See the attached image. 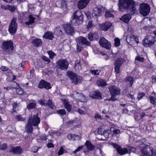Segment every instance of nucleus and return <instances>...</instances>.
I'll return each instance as SVG.
<instances>
[{
	"mask_svg": "<svg viewBox=\"0 0 156 156\" xmlns=\"http://www.w3.org/2000/svg\"><path fill=\"white\" fill-rule=\"evenodd\" d=\"M82 45L81 44H79V43L77 42L76 47H77V51L78 52H80L82 49L83 47L82 46Z\"/></svg>",
	"mask_w": 156,
	"mask_h": 156,
	"instance_id": "obj_43",
	"label": "nucleus"
},
{
	"mask_svg": "<svg viewBox=\"0 0 156 156\" xmlns=\"http://www.w3.org/2000/svg\"><path fill=\"white\" fill-rule=\"evenodd\" d=\"M16 90L17 93L20 95H22L23 93V89L21 87L16 88Z\"/></svg>",
	"mask_w": 156,
	"mask_h": 156,
	"instance_id": "obj_46",
	"label": "nucleus"
},
{
	"mask_svg": "<svg viewBox=\"0 0 156 156\" xmlns=\"http://www.w3.org/2000/svg\"><path fill=\"white\" fill-rule=\"evenodd\" d=\"M112 146L114 148L116 149L118 153L120 155H123L128 153V149L126 148H122L116 144H113Z\"/></svg>",
	"mask_w": 156,
	"mask_h": 156,
	"instance_id": "obj_13",
	"label": "nucleus"
},
{
	"mask_svg": "<svg viewBox=\"0 0 156 156\" xmlns=\"http://www.w3.org/2000/svg\"><path fill=\"white\" fill-rule=\"evenodd\" d=\"M71 23L76 25L81 24L83 21V15L81 11L78 10L73 13Z\"/></svg>",
	"mask_w": 156,
	"mask_h": 156,
	"instance_id": "obj_3",
	"label": "nucleus"
},
{
	"mask_svg": "<svg viewBox=\"0 0 156 156\" xmlns=\"http://www.w3.org/2000/svg\"><path fill=\"white\" fill-rule=\"evenodd\" d=\"M85 144L87 149L90 150H93L94 149V147L91 144L90 141H87Z\"/></svg>",
	"mask_w": 156,
	"mask_h": 156,
	"instance_id": "obj_33",
	"label": "nucleus"
},
{
	"mask_svg": "<svg viewBox=\"0 0 156 156\" xmlns=\"http://www.w3.org/2000/svg\"><path fill=\"white\" fill-rule=\"evenodd\" d=\"M32 43L34 46L37 47H40L41 45L42 44V41L40 39L36 38L32 40Z\"/></svg>",
	"mask_w": 156,
	"mask_h": 156,
	"instance_id": "obj_24",
	"label": "nucleus"
},
{
	"mask_svg": "<svg viewBox=\"0 0 156 156\" xmlns=\"http://www.w3.org/2000/svg\"><path fill=\"white\" fill-rule=\"evenodd\" d=\"M66 32L69 35H72L74 33V28L69 24H65L64 26Z\"/></svg>",
	"mask_w": 156,
	"mask_h": 156,
	"instance_id": "obj_18",
	"label": "nucleus"
},
{
	"mask_svg": "<svg viewBox=\"0 0 156 156\" xmlns=\"http://www.w3.org/2000/svg\"><path fill=\"white\" fill-rule=\"evenodd\" d=\"M126 41L128 44L132 45L135 43L137 44L139 42L137 37L133 35H129L126 37Z\"/></svg>",
	"mask_w": 156,
	"mask_h": 156,
	"instance_id": "obj_12",
	"label": "nucleus"
},
{
	"mask_svg": "<svg viewBox=\"0 0 156 156\" xmlns=\"http://www.w3.org/2000/svg\"><path fill=\"white\" fill-rule=\"evenodd\" d=\"M67 74L71 80L72 83L75 85H77L80 83L82 78L78 76L77 74L71 71H68Z\"/></svg>",
	"mask_w": 156,
	"mask_h": 156,
	"instance_id": "obj_4",
	"label": "nucleus"
},
{
	"mask_svg": "<svg viewBox=\"0 0 156 156\" xmlns=\"http://www.w3.org/2000/svg\"><path fill=\"white\" fill-rule=\"evenodd\" d=\"M109 133L107 131H104L103 133V135L105 138H108L109 136Z\"/></svg>",
	"mask_w": 156,
	"mask_h": 156,
	"instance_id": "obj_54",
	"label": "nucleus"
},
{
	"mask_svg": "<svg viewBox=\"0 0 156 156\" xmlns=\"http://www.w3.org/2000/svg\"><path fill=\"white\" fill-rule=\"evenodd\" d=\"M76 42L82 45H89L90 44V42L88 41L87 39L82 37H78L76 39Z\"/></svg>",
	"mask_w": 156,
	"mask_h": 156,
	"instance_id": "obj_20",
	"label": "nucleus"
},
{
	"mask_svg": "<svg viewBox=\"0 0 156 156\" xmlns=\"http://www.w3.org/2000/svg\"><path fill=\"white\" fill-rule=\"evenodd\" d=\"M89 96L92 99L96 98L101 99L102 98L101 93L97 91L90 92L89 94Z\"/></svg>",
	"mask_w": 156,
	"mask_h": 156,
	"instance_id": "obj_19",
	"label": "nucleus"
},
{
	"mask_svg": "<svg viewBox=\"0 0 156 156\" xmlns=\"http://www.w3.org/2000/svg\"><path fill=\"white\" fill-rule=\"evenodd\" d=\"M60 7L62 8L64 11H66L67 6L66 3L64 1H62L61 2Z\"/></svg>",
	"mask_w": 156,
	"mask_h": 156,
	"instance_id": "obj_37",
	"label": "nucleus"
},
{
	"mask_svg": "<svg viewBox=\"0 0 156 156\" xmlns=\"http://www.w3.org/2000/svg\"><path fill=\"white\" fill-rule=\"evenodd\" d=\"M33 125L30 122V121L27 122V124L25 126V131L28 134L31 133H32L33 130Z\"/></svg>",
	"mask_w": 156,
	"mask_h": 156,
	"instance_id": "obj_23",
	"label": "nucleus"
},
{
	"mask_svg": "<svg viewBox=\"0 0 156 156\" xmlns=\"http://www.w3.org/2000/svg\"><path fill=\"white\" fill-rule=\"evenodd\" d=\"M78 136H76L75 134H69L67 137L68 139L70 140H76V138L78 137Z\"/></svg>",
	"mask_w": 156,
	"mask_h": 156,
	"instance_id": "obj_34",
	"label": "nucleus"
},
{
	"mask_svg": "<svg viewBox=\"0 0 156 156\" xmlns=\"http://www.w3.org/2000/svg\"><path fill=\"white\" fill-rule=\"evenodd\" d=\"M29 21L26 22L25 23L27 25L32 24L35 23L36 19L35 17L32 15L30 14L28 16Z\"/></svg>",
	"mask_w": 156,
	"mask_h": 156,
	"instance_id": "obj_25",
	"label": "nucleus"
},
{
	"mask_svg": "<svg viewBox=\"0 0 156 156\" xmlns=\"http://www.w3.org/2000/svg\"><path fill=\"white\" fill-rule=\"evenodd\" d=\"M42 58L43 60L47 62V63H49L50 62V59L48 57L45 56H43Z\"/></svg>",
	"mask_w": 156,
	"mask_h": 156,
	"instance_id": "obj_49",
	"label": "nucleus"
},
{
	"mask_svg": "<svg viewBox=\"0 0 156 156\" xmlns=\"http://www.w3.org/2000/svg\"><path fill=\"white\" fill-rule=\"evenodd\" d=\"M105 16L106 18H113L114 16L113 14L110 12L108 11L105 12Z\"/></svg>",
	"mask_w": 156,
	"mask_h": 156,
	"instance_id": "obj_41",
	"label": "nucleus"
},
{
	"mask_svg": "<svg viewBox=\"0 0 156 156\" xmlns=\"http://www.w3.org/2000/svg\"><path fill=\"white\" fill-rule=\"evenodd\" d=\"M56 64L58 68L63 70H66L69 66L66 59H60L56 63Z\"/></svg>",
	"mask_w": 156,
	"mask_h": 156,
	"instance_id": "obj_8",
	"label": "nucleus"
},
{
	"mask_svg": "<svg viewBox=\"0 0 156 156\" xmlns=\"http://www.w3.org/2000/svg\"><path fill=\"white\" fill-rule=\"evenodd\" d=\"M109 89L111 95L115 97L120 94V89L115 86H111Z\"/></svg>",
	"mask_w": 156,
	"mask_h": 156,
	"instance_id": "obj_16",
	"label": "nucleus"
},
{
	"mask_svg": "<svg viewBox=\"0 0 156 156\" xmlns=\"http://www.w3.org/2000/svg\"><path fill=\"white\" fill-rule=\"evenodd\" d=\"M145 95V94L144 93H139L138 94L137 96V98L138 99V100H140L141 99L143 96Z\"/></svg>",
	"mask_w": 156,
	"mask_h": 156,
	"instance_id": "obj_57",
	"label": "nucleus"
},
{
	"mask_svg": "<svg viewBox=\"0 0 156 156\" xmlns=\"http://www.w3.org/2000/svg\"><path fill=\"white\" fill-rule=\"evenodd\" d=\"M134 80L133 78L130 76H128L126 79V82L129 84V87H131L133 84Z\"/></svg>",
	"mask_w": 156,
	"mask_h": 156,
	"instance_id": "obj_32",
	"label": "nucleus"
},
{
	"mask_svg": "<svg viewBox=\"0 0 156 156\" xmlns=\"http://www.w3.org/2000/svg\"><path fill=\"white\" fill-rule=\"evenodd\" d=\"M131 18V16L129 14H126L123 15L120 19L124 22L128 23Z\"/></svg>",
	"mask_w": 156,
	"mask_h": 156,
	"instance_id": "obj_27",
	"label": "nucleus"
},
{
	"mask_svg": "<svg viewBox=\"0 0 156 156\" xmlns=\"http://www.w3.org/2000/svg\"><path fill=\"white\" fill-rule=\"evenodd\" d=\"M115 46H118L120 44V40L118 38H115Z\"/></svg>",
	"mask_w": 156,
	"mask_h": 156,
	"instance_id": "obj_47",
	"label": "nucleus"
},
{
	"mask_svg": "<svg viewBox=\"0 0 156 156\" xmlns=\"http://www.w3.org/2000/svg\"><path fill=\"white\" fill-rule=\"evenodd\" d=\"M112 25V23L110 22H106L100 25L99 26L101 30L106 31Z\"/></svg>",
	"mask_w": 156,
	"mask_h": 156,
	"instance_id": "obj_21",
	"label": "nucleus"
},
{
	"mask_svg": "<svg viewBox=\"0 0 156 156\" xmlns=\"http://www.w3.org/2000/svg\"><path fill=\"white\" fill-rule=\"evenodd\" d=\"M11 151L13 152L15 154H20L22 153V150L20 147H18L12 148L11 150Z\"/></svg>",
	"mask_w": 156,
	"mask_h": 156,
	"instance_id": "obj_30",
	"label": "nucleus"
},
{
	"mask_svg": "<svg viewBox=\"0 0 156 156\" xmlns=\"http://www.w3.org/2000/svg\"><path fill=\"white\" fill-rule=\"evenodd\" d=\"M74 122L73 120H71L68 121L66 122V125L68 126H71L73 125Z\"/></svg>",
	"mask_w": 156,
	"mask_h": 156,
	"instance_id": "obj_60",
	"label": "nucleus"
},
{
	"mask_svg": "<svg viewBox=\"0 0 156 156\" xmlns=\"http://www.w3.org/2000/svg\"><path fill=\"white\" fill-rule=\"evenodd\" d=\"M156 41V38L152 36L149 35L144 38L143 41L144 46L146 47L153 45Z\"/></svg>",
	"mask_w": 156,
	"mask_h": 156,
	"instance_id": "obj_5",
	"label": "nucleus"
},
{
	"mask_svg": "<svg viewBox=\"0 0 156 156\" xmlns=\"http://www.w3.org/2000/svg\"><path fill=\"white\" fill-rule=\"evenodd\" d=\"M7 144L6 143H4L0 146V149L2 150H5L7 147Z\"/></svg>",
	"mask_w": 156,
	"mask_h": 156,
	"instance_id": "obj_53",
	"label": "nucleus"
},
{
	"mask_svg": "<svg viewBox=\"0 0 156 156\" xmlns=\"http://www.w3.org/2000/svg\"><path fill=\"white\" fill-rule=\"evenodd\" d=\"M137 148L141 150L142 154L144 156H156V150L154 151L153 148L149 146H146L142 142L137 146Z\"/></svg>",
	"mask_w": 156,
	"mask_h": 156,
	"instance_id": "obj_2",
	"label": "nucleus"
},
{
	"mask_svg": "<svg viewBox=\"0 0 156 156\" xmlns=\"http://www.w3.org/2000/svg\"><path fill=\"white\" fill-rule=\"evenodd\" d=\"M90 0H80L78 3V7L80 9L85 8L88 4Z\"/></svg>",
	"mask_w": 156,
	"mask_h": 156,
	"instance_id": "obj_22",
	"label": "nucleus"
},
{
	"mask_svg": "<svg viewBox=\"0 0 156 156\" xmlns=\"http://www.w3.org/2000/svg\"><path fill=\"white\" fill-rule=\"evenodd\" d=\"M136 60H137L141 62H143L144 61V58L142 57L137 56L135 59Z\"/></svg>",
	"mask_w": 156,
	"mask_h": 156,
	"instance_id": "obj_50",
	"label": "nucleus"
},
{
	"mask_svg": "<svg viewBox=\"0 0 156 156\" xmlns=\"http://www.w3.org/2000/svg\"><path fill=\"white\" fill-rule=\"evenodd\" d=\"M118 5L119 9L121 11H123L125 9L133 15L136 11L135 2L133 0H119Z\"/></svg>",
	"mask_w": 156,
	"mask_h": 156,
	"instance_id": "obj_1",
	"label": "nucleus"
},
{
	"mask_svg": "<svg viewBox=\"0 0 156 156\" xmlns=\"http://www.w3.org/2000/svg\"><path fill=\"white\" fill-rule=\"evenodd\" d=\"M16 18H13L9 26L8 30L11 34H14L16 31L17 27V24L16 23Z\"/></svg>",
	"mask_w": 156,
	"mask_h": 156,
	"instance_id": "obj_9",
	"label": "nucleus"
},
{
	"mask_svg": "<svg viewBox=\"0 0 156 156\" xmlns=\"http://www.w3.org/2000/svg\"><path fill=\"white\" fill-rule=\"evenodd\" d=\"M45 106H48L49 108H53L54 106L52 101L50 99H49L46 103Z\"/></svg>",
	"mask_w": 156,
	"mask_h": 156,
	"instance_id": "obj_40",
	"label": "nucleus"
},
{
	"mask_svg": "<svg viewBox=\"0 0 156 156\" xmlns=\"http://www.w3.org/2000/svg\"><path fill=\"white\" fill-rule=\"evenodd\" d=\"M39 102L40 104L41 105L45 106L46 103H45V101L44 100L41 99L39 101Z\"/></svg>",
	"mask_w": 156,
	"mask_h": 156,
	"instance_id": "obj_64",
	"label": "nucleus"
},
{
	"mask_svg": "<svg viewBox=\"0 0 156 156\" xmlns=\"http://www.w3.org/2000/svg\"><path fill=\"white\" fill-rule=\"evenodd\" d=\"M62 101L65 108L67 109V111L70 112L71 110V106L69 104V101L65 99H62Z\"/></svg>",
	"mask_w": 156,
	"mask_h": 156,
	"instance_id": "obj_26",
	"label": "nucleus"
},
{
	"mask_svg": "<svg viewBox=\"0 0 156 156\" xmlns=\"http://www.w3.org/2000/svg\"><path fill=\"white\" fill-rule=\"evenodd\" d=\"M97 84L99 87H103L107 85L105 81L102 79L99 80L97 83Z\"/></svg>",
	"mask_w": 156,
	"mask_h": 156,
	"instance_id": "obj_36",
	"label": "nucleus"
},
{
	"mask_svg": "<svg viewBox=\"0 0 156 156\" xmlns=\"http://www.w3.org/2000/svg\"><path fill=\"white\" fill-rule=\"evenodd\" d=\"M28 121H30V122L34 126H38L40 122V118L38 116L37 113L34 115L33 117L32 116H30Z\"/></svg>",
	"mask_w": 156,
	"mask_h": 156,
	"instance_id": "obj_10",
	"label": "nucleus"
},
{
	"mask_svg": "<svg viewBox=\"0 0 156 156\" xmlns=\"http://www.w3.org/2000/svg\"><path fill=\"white\" fill-rule=\"evenodd\" d=\"M92 21H89L87 24V29L91 28L92 27Z\"/></svg>",
	"mask_w": 156,
	"mask_h": 156,
	"instance_id": "obj_58",
	"label": "nucleus"
},
{
	"mask_svg": "<svg viewBox=\"0 0 156 156\" xmlns=\"http://www.w3.org/2000/svg\"><path fill=\"white\" fill-rule=\"evenodd\" d=\"M150 7L147 4L143 3L140 5V12L143 16L148 15L150 12Z\"/></svg>",
	"mask_w": 156,
	"mask_h": 156,
	"instance_id": "obj_7",
	"label": "nucleus"
},
{
	"mask_svg": "<svg viewBox=\"0 0 156 156\" xmlns=\"http://www.w3.org/2000/svg\"><path fill=\"white\" fill-rule=\"evenodd\" d=\"M2 47L3 49L9 52L12 51L14 48L13 43L11 41L3 43Z\"/></svg>",
	"mask_w": 156,
	"mask_h": 156,
	"instance_id": "obj_14",
	"label": "nucleus"
},
{
	"mask_svg": "<svg viewBox=\"0 0 156 156\" xmlns=\"http://www.w3.org/2000/svg\"><path fill=\"white\" fill-rule=\"evenodd\" d=\"M38 87L40 88H44L48 90L51 88L50 83L43 80H41L39 83Z\"/></svg>",
	"mask_w": 156,
	"mask_h": 156,
	"instance_id": "obj_17",
	"label": "nucleus"
},
{
	"mask_svg": "<svg viewBox=\"0 0 156 156\" xmlns=\"http://www.w3.org/2000/svg\"><path fill=\"white\" fill-rule=\"evenodd\" d=\"M75 69L77 71H79L82 69V67L79 62H75Z\"/></svg>",
	"mask_w": 156,
	"mask_h": 156,
	"instance_id": "obj_35",
	"label": "nucleus"
},
{
	"mask_svg": "<svg viewBox=\"0 0 156 156\" xmlns=\"http://www.w3.org/2000/svg\"><path fill=\"white\" fill-rule=\"evenodd\" d=\"M57 113L61 115H63L66 114V111L64 109H60L57 111Z\"/></svg>",
	"mask_w": 156,
	"mask_h": 156,
	"instance_id": "obj_42",
	"label": "nucleus"
},
{
	"mask_svg": "<svg viewBox=\"0 0 156 156\" xmlns=\"http://www.w3.org/2000/svg\"><path fill=\"white\" fill-rule=\"evenodd\" d=\"M36 106L35 103L31 102L27 106V108L28 109H31L35 108Z\"/></svg>",
	"mask_w": 156,
	"mask_h": 156,
	"instance_id": "obj_38",
	"label": "nucleus"
},
{
	"mask_svg": "<svg viewBox=\"0 0 156 156\" xmlns=\"http://www.w3.org/2000/svg\"><path fill=\"white\" fill-rule=\"evenodd\" d=\"M73 95L75 99L77 101L82 102H85L86 101L85 97L81 93L75 91Z\"/></svg>",
	"mask_w": 156,
	"mask_h": 156,
	"instance_id": "obj_15",
	"label": "nucleus"
},
{
	"mask_svg": "<svg viewBox=\"0 0 156 156\" xmlns=\"http://www.w3.org/2000/svg\"><path fill=\"white\" fill-rule=\"evenodd\" d=\"M99 43L101 46L109 50L111 48V44L110 42L104 37H101L100 39Z\"/></svg>",
	"mask_w": 156,
	"mask_h": 156,
	"instance_id": "obj_11",
	"label": "nucleus"
},
{
	"mask_svg": "<svg viewBox=\"0 0 156 156\" xmlns=\"http://www.w3.org/2000/svg\"><path fill=\"white\" fill-rule=\"evenodd\" d=\"M124 61V59L121 58H118L116 60L115 65L121 66Z\"/></svg>",
	"mask_w": 156,
	"mask_h": 156,
	"instance_id": "obj_31",
	"label": "nucleus"
},
{
	"mask_svg": "<svg viewBox=\"0 0 156 156\" xmlns=\"http://www.w3.org/2000/svg\"><path fill=\"white\" fill-rule=\"evenodd\" d=\"M48 53L49 56V57L51 59H52L54 56L55 55V54L53 51H48Z\"/></svg>",
	"mask_w": 156,
	"mask_h": 156,
	"instance_id": "obj_45",
	"label": "nucleus"
},
{
	"mask_svg": "<svg viewBox=\"0 0 156 156\" xmlns=\"http://www.w3.org/2000/svg\"><path fill=\"white\" fill-rule=\"evenodd\" d=\"M151 96H149V99L150 102L153 104H155L156 103V93L153 92Z\"/></svg>",
	"mask_w": 156,
	"mask_h": 156,
	"instance_id": "obj_29",
	"label": "nucleus"
},
{
	"mask_svg": "<svg viewBox=\"0 0 156 156\" xmlns=\"http://www.w3.org/2000/svg\"><path fill=\"white\" fill-rule=\"evenodd\" d=\"M43 37L46 39L52 40L53 38V34L50 31H47L45 33Z\"/></svg>",
	"mask_w": 156,
	"mask_h": 156,
	"instance_id": "obj_28",
	"label": "nucleus"
},
{
	"mask_svg": "<svg viewBox=\"0 0 156 156\" xmlns=\"http://www.w3.org/2000/svg\"><path fill=\"white\" fill-rule=\"evenodd\" d=\"M127 97V98L129 99H130L131 100H134L135 98L133 95H132L130 93H128L126 95Z\"/></svg>",
	"mask_w": 156,
	"mask_h": 156,
	"instance_id": "obj_55",
	"label": "nucleus"
},
{
	"mask_svg": "<svg viewBox=\"0 0 156 156\" xmlns=\"http://www.w3.org/2000/svg\"><path fill=\"white\" fill-rule=\"evenodd\" d=\"M118 98H116V97H115L114 96H113V95H111V98H109L108 99H107V100H108L109 101H114L116 100H117L118 99Z\"/></svg>",
	"mask_w": 156,
	"mask_h": 156,
	"instance_id": "obj_59",
	"label": "nucleus"
},
{
	"mask_svg": "<svg viewBox=\"0 0 156 156\" xmlns=\"http://www.w3.org/2000/svg\"><path fill=\"white\" fill-rule=\"evenodd\" d=\"M83 147V146H79L76 149L73 151L74 154L76 153L77 152L80 151L81 149Z\"/></svg>",
	"mask_w": 156,
	"mask_h": 156,
	"instance_id": "obj_61",
	"label": "nucleus"
},
{
	"mask_svg": "<svg viewBox=\"0 0 156 156\" xmlns=\"http://www.w3.org/2000/svg\"><path fill=\"white\" fill-rule=\"evenodd\" d=\"M104 9V8L101 6H98L94 8L92 14V17L94 18H98L101 16Z\"/></svg>",
	"mask_w": 156,
	"mask_h": 156,
	"instance_id": "obj_6",
	"label": "nucleus"
},
{
	"mask_svg": "<svg viewBox=\"0 0 156 156\" xmlns=\"http://www.w3.org/2000/svg\"><path fill=\"white\" fill-rule=\"evenodd\" d=\"M100 71L97 70H90V73L94 76H98L99 74Z\"/></svg>",
	"mask_w": 156,
	"mask_h": 156,
	"instance_id": "obj_39",
	"label": "nucleus"
},
{
	"mask_svg": "<svg viewBox=\"0 0 156 156\" xmlns=\"http://www.w3.org/2000/svg\"><path fill=\"white\" fill-rule=\"evenodd\" d=\"M16 119L19 121H24L25 120V118H23L21 116L17 115L16 117Z\"/></svg>",
	"mask_w": 156,
	"mask_h": 156,
	"instance_id": "obj_56",
	"label": "nucleus"
},
{
	"mask_svg": "<svg viewBox=\"0 0 156 156\" xmlns=\"http://www.w3.org/2000/svg\"><path fill=\"white\" fill-rule=\"evenodd\" d=\"M9 5H5L2 4L1 5V8L4 10H7L8 9Z\"/></svg>",
	"mask_w": 156,
	"mask_h": 156,
	"instance_id": "obj_62",
	"label": "nucleus"
},
{
	"mask_svg": "<svg viewBox=\"0 0 156 156\" xmlns=\"http://www.w3.org/2000/svg\"><path fill=\"white\" fill-rule=\"evenodd\" d=\"M16 9V8L15 6L9 5L8 8V9H9L12 12H14L15 11Z\"/></svg>",
	"mask_w": 156,
	"mask_h": 156,
	"instance_id": "obj_48",
	"label": "nucleus"
},
{
	"mask_svg": "<svg viewBox=\"0 0 156 156\" xmlns=\"http://www.w3.org/2000/svg\"><path fill=\"white\" fill-rule=\"evenodd\" d=\"M18 105V104H17L16 103L14 102L13 103V104H12L13 109L14 112L16 111V108L17 107Z\"/></svg>",
	"mask_w": 156,
	"mask_h": 156,
	"instance_id": "obj_63",
	"label": "nucleus"
},
{
	"mask_svg": "<svg viewBox=\"0 0 156 156\" xmlns=\"http://www.w3.org/2000/svg\"><path fill=\"white\" fill-rule=\"evenodd\" d=\"M96 34H97L91 33H90L88 34V38L89 39L90 41H92L93 40V38L94 37V35H96Z\"/></svg>",
	"mask_w": 156,
	"mask_h": 156,
	"instance_id": "obj_44",
	"label": "nucleus"
},
{
	"mask_svg": "<svg viewBox=\"0 0 156 156\" xmlns=\"http://www.w3.org/2000/svg\"><path fill=\"white\" fill-rule=\"evenodd\" d=\"M64 152V149L62 147H60L58 152V155H60L62 154Z\"/></svg>",
	"mask_w": 156,
	"mask_h": 156,
	"instance_id": "obj_51",
	"label": "nucleus"
},
{
	"mask_svg": "<svg viewBox=\"0 0 156 156\" xmlns=\"http://www.w3.org/2000/svg\"><path fill=\"white\" fill-rule=\"evenodd\" d=\"M115 71L116 73H119L120 70V67L121 66L115 65Z\"/></svg>",
	"mask_w": 156,
	"mask_h": 156,
	"instance_id": "obj_52",
	"label": "nucleus"
}]
</instances>
